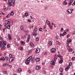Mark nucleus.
<instances>
[{
  "label": "nucleus",
  "mask_w": 75,
  "mask_h": 75,
  "mask_svg": "<svg viewBox=\"0 0 75 75\" xmlns=\"http://www.w3.org/2000/svg\"><path fill=\"white\" fill-rule=\"evenodd\" d=\"M6 45V41H3L0 42V47H1V48H3L4 49H5L6 48L5 46Z\"/></svg>",
  "instance_id": "nucleus-1"
},
{
  "label": "nucleus",
  "mask_w": 75,
  "mask_h": 75,
  "mask_svg": "<svg viewBox=\"0 0 75 75\" xmlns=\"http://www.w3.org/2000/svg\"><path fill=\"white\" fill-rule=\"evenodd\" d=\"M32 58V57L31 56H30L25 61L26 64L28 65V64L30 63V62Z\"/></svg>",
  "instance_id": "nucleus-2"
},
{
  "label": "nucleus",
  "mask_w": 75,
  "mask_h": 75,
  "mask_svg": "<svg viewBox=\"0 0 75 75\" xmlns=\"http://www.w3.org/2000/svg\"><path fill=\"white\" fill-rule=\"evenodd\" d=\"M13 1V0H8V5H9L10 6H11Z\"/></svg>",
  "instance_id": "nucleus-3"
},
{
  "label": "nucleus",
  "mask_w": 75,
  "mask_h": 75,
  "mask_svg": "<svg viewBox=\"0 0 75 75\" xmlns=\"http://www.w3.org/2000/svg\"><path fill=\"white\" fill-rule=\"evenodd\" d=\"M40 52V48H37L36 50L35 53H36V54H38V53H39Z\"/></svg>",
  "instance_id": "nucleus-4"
},
{
  "label": "nucleus",
  "mask_w": 75,
  "mask_h": 75,
  "mask_svg": "<svg viewBox=\"0 0 75 75\" xmlns=\"http://www.w3.org/2000/svg\"><path fill=\"white\" fill-rule=\"evenodd\" d=\"M14 60V58L12 57L9 59V62H12V61Z\"/></svg>",
  "instance_id": "nucleus-5"
},
{
  "label": "nucleus",
  "mask_w": 75,
  "mask_h": 75,
  "mask_svg": "<svg viewBox=\"0 0 75 75\" xmlns=\"http://www.w3.org/2000/svg\"><path fill=\"white\" fill-rule=\"evenodd\" d=\"M67 11L68 13H69L70 14H71V13H72V10L70 9H67Z\"/></svg>",
  "instance_id": "nucleus-6"
},
{
  "label": "nucleus",
  "mask_w": 75,
  "mask_h": 75,
  "mask_svg": "<svg viewBox=\"0 0 75 75\" xmlns=\"http://www.w3.org/2000/svg\"><path fill=\"white\" fill-rule=\"evenodd\" d=\"M8 40H12V38H11V35L10 34H8Z\"/></svg>",
  "instance_id": "nucleus-7"
},
{
  "label": "nucleus",
  "mask_w": 75,
  "mask_h": 75,
  "mask_svg": "<svg viewBox=\"0 0 75 75\" xmlns=\"http://www.w3.org/2000/svg\"><path fill=\"white\" fill-rule=\"evenodd\" d=\"M73 1L74 0H70V2L68 3L69 6H71V5H72V3Z\"/></svg>",
  "instance_id": "nucleus-8"
},
{
  "label": "nucleus",
  "mask_w": 75,
  "mask_h": 75,
  "mask_svg": "<svg viewBox=\"0 0 75 75\" xmlns=\"http://www.w3.org/2000/svg\"><path fill=\"white\" fill-rule=\"evenodd\" d=\"M57 58H58V55H57V54H55V57L54 59L55 61V60H57Z\"/></svg>",
  "instance_id": "nucleus-9"
},
{
  "label": "nucleus",
  "mask_w": 75,
  "mask_h": 75,
  "mask_svg": "<svg viewBox=\"0 0 75 75\" xmlns=\"http://www.w3.org/2000/svg\"><path fill=\"white\" fill-rule=\"evenodd\" d=\"M2 60L3 61H5V58H4V57H2L0 59V61H1Z\"/></svg>",
  "instance_id": "nucleus-10"
},
{
  "label": "nucleus",
  "mask_w": 75,
  "mask_h": 75,
  "mask_svg": "<svg viewBox=\"0 0 75 75\" xmlns=\"http://www.w3.org/2000/svg\"><path fill=\"white\" fill-rule=\"evenodd\" d=\"M35 68L36 70H38L40 69V67L38 66H36Z\"/></svg>",
  "instance_id": "nucleus-11"
},
{
  "label": "nucleus",
  "mask_w": 75,
  "mask_h": 75,
  "mask_svg": "<svg viewBox=\"0 0 75 75\" xmlns=\"http://www.w3.org/2000/svg\"><path fill=\"white\" fill-rule=\"evenodd\" d=\"M63 4L64 5V6H66V5H67V2H66V1H64L63 3Z\"/></svg>",
  "instance_id": "nucleus-12"
},
{
  "label": "nucleus",
  "mask_w": 75,
  "mask_h": 75,
  "mask_svg": "<svg viewBox=\"0 0 75 75\" xmlns=\"http://www.w3.org/2000/svg\"><path fill=\"white\" fill-rule=\"evenodd\" d=\"M51 52H55V50L54 49V48H52L51 50Z\"/></svg>",
  "instance_id": "nucleus-13"
},
{
  "label": "nucleus",
  "mask_w": 75,
  "mask_h": 75,
  "mask_svg": "<svg viewBox=\"0 0 75 75\" xmlns=\"http://www.w3.org/2000/svg\"><path fill=\"white\" fill-rule=\"evenodd\" d=\"M34 57H32L31 59H32L31 62L32 63H34Z\"/></svg>",
  "instance_id": "nucleus-14"
},
{
  "label": "nucleus",
  "mask_w": 75,
  "mask_h": 75,
  "mask_svg": "<svg viewBox=\"0 0 75 75\" xmlns=\"http://www.w3.org/2000/svg\"><path fill=\"white\" fill-rule=\"evenodd\" d=\"M4 9L5 11H7L8 10L7 8L5 6L4 7Z\"/></svg>",
  "instance_id": "nucleus-15"
},
{
  "label": "nucleus",
  "mask_w": 75,
  "mask_h": 75,
  "mask_svg": "<svg viewBox=\"0 0 75 75\" xmlns=\"http://www.w3.org/2000/svg\"><path fill=\"white\" fill-rule=\"evenodd\" d=\"M67 42L68 43H70L71 42V39H68L67 40Z\"/></svg>",
  "instance_id": "nucleus-16"
},
{
  "label": "nucleus",
  "mask_w": 75,
  "mask_h": 75,
  "mask_svg": "<svg viewBox=\"0 0 75 75\" xmlns=\"http://www.w3.org/2000/svg\"><path fill=\"white\" fill-rule=\"evenodd\" d=\"M46 23H47V24H48V25H50V21H48V20H46Z\"/></svg>",
  "instance_id": "nucleus-17"
},
{
  "label": "nucleus",
  "mask_w": 75,
  "mask_h": 75,
  "mask_svg": "<svg viewBox=\"0 0 75 75\" xmlns=\"http://www.w3.org/2000/svg\"><path fill=\"white\" fill-rule=\"evenodd\" d=\"M49 44L50 46H51V45H52V42H51V41H50L49 42Z\"/></svg>",
  "instance_id": "nucleus-18"
},
{
  "label": "nucleus",
  "mask_w": 75,
  "mask_h": 75,
  "mask_svg": "<svg viewBox=\"0 0 75 75\" xmlns=\"http://www.w3.org/2000/svg\"><path fill=\"white\" fill-rule=\"evenodd\" d=\"M40 59L39 58H37L36 59V61L37 62H38V61H40Z\"/></svg>",
  "instance_id": "nucleus-19"
},
{
  "label": "nucleus",
  "mask_w": 75,
  "mask_h": 75,
  "mask_svg": "<svg viewBox=\"0 0 75 75\" xmlns=\"http://www.w3.org/2000/svg\"><path fill=\"white\" fill-rule=\"evenodd\" d=\"M21 44H22V45H25V43L23 41H21Z\"/></svg>",
  "instance_id": "nucleus-20"
},
{
  "label": "nucleus",
  "mask_w": 75,
  "mask_h": 75,
  "mask_svg": "<svg viewBox=\"0 0 75 75\" xmlns=\"http://www.w3.org/2000/svg\"><path fill=\"white\" fill-rule=\"evenodd\" d=\"M5 60H6V61H8V59H9V58L7 57H5Z\"/></svg>",
  "instance_id": "nucleus-21"
},
{
  "label": "nucleus",
  "mask_w": 75,
  "mask_h": 75,
  "mask_svg": "<svg viewBox=\"0 0 75 75\" xmlns=\"http://www.w3.org/2000/svg\"><path fill=\"white\" fill-rule=\"evenodd\" d=\"M33 35L35 36L37 35V33H36V32H33Z\"/></svg>",
  "instance_id": "nucleus-22"
},
{
  "label": "nucleus",
  "mask_w": 75,
  "mask_h": 75,
  "mask_svg": "<svg viewBox=\"0 0 75 75\" xmlns=\"http://www.w3.org/2000/svg\"><path fill=\"white\" fill-rule=\"evenodd\" d=\"M30 45L31 46V47H34V45H33V44L32 42L30 43Z\"/></svg>",
  "instance_id": "nucleus-23"
},
{
  "label": "nucleus",
  "mask_w": 75,
  "mask_h": 75,
  "mask_svg": "<svg viewBox=\"0 0 75 75\" xmlns=\"http://www.w3.org/2000/svg\"><path fill=\"white\" fill-rule=\"evenodd\" d=\"M22 71V69L20 68H19L18 69V72H21Z\"/></svg>",
  "instance_id": "nucleus-24"
},
{
  "label": "nucleus",
  "mask_w": 75,
  "mask_h": 75,
  "mask_svg": "<svg viewBox=\"0 0 75 75\" xmlns=\"http://www.w3.org/2000/svg\"><path fill=\"white\" fill-rule=\"evenodd\" d=\"M13 3V6H14L15 5V1L14 0H13V2H12Z\"/></svg>",
  "instance_id": "nucleus-25"
},
{
  "label": "nucleus",
  "mask_w": 75,
  "mask_h": 75,
  "mask_svg": "<svg viewBox=\"0 0 75 75\" xmlns=\"http://www.w3.org/2000/svg\"><path fill=\"white\" fill-rule=\"evenodd\" d=\"M30 35H28V40H27L28 41H30Z\"/></svg>",
  "instance_id": "nucleus-26"
},
{
  "label": "nucleus",
  "mask_w": 75,
  "mask_h": 75,
  "mask_svg": "<svg viewBox=\"0 0 75 75\" xmlns=\"http://www.w3.org/2000/svg\"><path fill=\"white\" fill-rule=\"evenodd\" d=\"M51 64H52V65H55V63H54V62L53 61H52L51 62Z\"/></svg>",
  "instance_id": "nucleus-27"
},
{
  "label": "nucleus",
  "mask_w": 75,
  "mask_h": 75,
  "mask_svg": "<svg viewBox=\"0 0 75 75\" xmlns=\"http://www.w3.org/2000/svg\"><path fill=\"white\" fill-rule=\"evenodd\" d=\"M66 34H67V32H64L63 33V37H64L65 35H66Z\"/></svg>",
  "instance_id": "nucleus-28"
},
{
  "label": "nucleus",
  "mask_w": 75,
  "mask_h": 75,
  "mask_svg": "<svg viewBox=\"0 0 75 75\" xmlns=\"http://www.w3.org/2000/svg\"><path fill=\"white\" fill-rule=\"evenodd\" d=\"M63 31H64V28L62 27L61 28V32H63Z\"/></svg>",
  "instance_id": "nucleus-29"
},
{
  "label": "nucleus",
  "mask_w": 75,
  "mask_h": 75,
  "mask_svg": "<svg viewBox=\"0 0 75 75\" xmlns=\"http://www.w3.org/2000/svg\"><path fill=\"white\" fill-rule=\"evenodd\" d=\"M10 13H9V14L7 16L6 18H8V17H10V16H11V15H10Z\"/></svg>",
  "instance_id": "nucleus-30"
},
{
  "label": "nucleus",
  "mask_w": 75,
  "mask_h": 75,
  "mask_svg": "<svg viewBox=\"0 0 75 75\" xmlns=\"http://www.w3.org/2000/svg\"><path fill=\"white\" fill-rule=\"evenodd\" d=\"M19 49H20V50H21V51H22L23 50V47H20L19 48Z\"/></svg>",
  "instance_id": "nucleus-31"
},
{
  "label": "nucleus",
  "mask_w": 75,
  "mask_h": 75,
  "mask_svg": "<svg viewBox=\"0 0 75 75\" xmlns=\"http://www.w3.org/2000/svg\"><path fill=\"white\" fill-rule=\"evenodd\" d=\"M62 62H63V60H60V61H59V64H62Z\"/></svg>",
  "instance_id": "nucleus-32"
},
{
  "label": "nucleus",
  "mask_w": 75,
  "mask_h": 75,
  "mask_svg": "<svg viewBox=\"0 0 75 75\" xmlns=\"http://www.w3.org/2000/svg\"><path fill=\"white\" fill-rule=\"evenodd\" d=\"M7 28L8 29H10V25H7Z\"/></svg>",
  "instance_id": "nucleus-33"
},
{
  "label": "nucleus",
  "mask_w": 75,
  "mask_h": 75,
  "mask_svg": "<svg viewBox=\"0 0 75 75\" xmlns=\"http://www.w3.org/2000/svg\"><path fill=\"white\" fill-rule=\"evenodd\" d=\"M14 15V13H13V12H11V13L10 15L11 16H13Z\"/></svg>",
  "instance_id": "nucleus-34"
},
{
  "label": "nucleus",
  "mask_w": 75,
  "mask_h": 75,
  "mask_svg": "<svg viewBox=\"0 0 75 75\" xmlns=\"http://www.w3.org/2000/svg\"><path fill=\"white\" fill-rule=\"evenodd\" d=\"M4 74H7V72L6 71H3Z\"/></svg>",
  "instance_id": "nucleus-35"
},
{
  "label": "nucleus",
  "mask_w": 75,
  "mask_h": 75,
  "mask_svg": "<svg viewBox=\"0 0 75 75\" xmlns=\"http://www.w3.org/2000/svg\"><path fill=\"white\" fill-rule=\"evenodd\" d=\"M24 16L25 17H27L28 16V13H26L25 14H24Z\"/></svg>",
  "instance_id": "nucleus-36"
},
{
  "label": "nucleus",
  "mask_w": 75,
  "mask_h": 75,
  "mask_svg": "<svg viewBox=\"0 0 75 75\" xmlns=\"http://www.w3.org/2000/svg\"><path fill=\"white\" fill-rule=\"evenodd\" d=\"M7 65V63H5L3 64V66L4 67H6Z\"/></svg>",
  "instance_id": "nucleus-37"
},
{
  "label": "nucleus",
  "mask_w": 75,
  "mask_h": 75,
  "mask_svg": "<svg viewBox=\"0 0 75 75\" xmlns=\"http://www.w3.org/2000/svg\"><path fill=\"white\" fill-rule=\"evenodd\" d=\"M34 31H35V32H36L38 30V29L37 28H35L34 29Z\"/></svg>",
  "instance_id": "nucleus-38"
},
{
  "label": "nucleus",
  "mask_w": 75,
  "mask_h": 75,
  "mask_svg": "<svg viewBox=\"0 0 75 75\" xmlns=\"http://www.w3.org/2000/svg\"><path fill=\"white\" fill-rule=\"evenodd\" d=\"M9 58H12V54H9Z\"/></svg>",
  "instance_id": "nucleus-39"
},
{
  "label": "nucleus",
  "mask_w": 75,
  "mask_h": 75,
  "mask_svg": "<svg viewBox=\"0 0 75 75\" xmlns=\"http://www.w3.org/2000/svg\"><path fill=\"white\" fill-rule=\"evenodd\" d=\"M73 51V49H69V52H72Z\"/></svg>",
  "instance_id": "nucleus-40"
},
{
  "label": "nucleus",
  "mask_w": 75,
  "mask_h": 75,
  "mask_svg": "<svg viewBox=\"0 0 75 75\" xmlns=\"http://www.w3.org/2000/svg\"><path fill=\"white\" fill-rule=\"evenodd\" d=\"M21 30H23L24 29V27H23V26L21 25Z\"/></svg>",
  "instance_id": "nucleus-41"
},
{
  "label": "nucleus",
  "mask_w": 75,
  "mask_h": 75,
  "mask_svg": "<svg viewBox=\"0 0 75 75\" xmlns=\"http://www.w3.org/2000/svg\"><path fill=\"white\" fill-rule=\"evenodd\" d=\"M42 72L43 74H46V72L44 70Z\"/></svg>",
  "instance_id": "nucleus-42"
},
{
  "label": "nucleus",
  "mask_w": 75,
  "mask_h": 75,
  "mask_svg": "<svg viewBox=\"0 0 75 75\" xmlns=\"http://www.w3.org/2000/svg\"><path fill=\"white\" fill-rule=\"evenodd\" d=\"M60 72H63V70H62V68H60Z\"/></svg>",
  "instance_id": "nucleus-43"
},
{
  "label": "nucleus",
  "mask_w": 75,
  "mask_h": 75,
  "mask_svg": "<svg viewBox=\"0 0 75 75\" xmlns=\"http://www.w3.org/2000/svg\"><path fill=\"white\" fill-rule=\"evenodd\" d=\"M39 40V39L38 38V37H37L36 38V41H38Z\"/></svg>",
  "instance_id": "nucleus-44"
},
{
  "label": "nucleus",
  "mask_w": 75,
  "mask_h": 75,
  "mask_svg": "<svg viewBox=\"0 0 75 75\" xmlns=\"http://www.w3.org/2000/svg\"><path fill=\"white\" fill-rule=\"evenodd\" d=\"M0 14H1L2 15H4V13H3V12H0Z\"/></svg>",
  "instance_id": "nucleus-45"
},
{
  "label": "nucleus",
  "mask_w": 75,
  "mask_h": 75,
  "mask_svg": "<svg viewBox=\"0 0 75 75\" xmlns=\"http://www.w3.org/2000/svg\"><path fill=\"white\" fill-rule=\"evenodd\" d=\"M49 26L50 28H51V30H52V26H51V25H49Z\"/></svg>",
  "instance_id": "nucleus-46"
},
{
  "label": "nucleus",
  "mask_w": 75,
  "mask_h": 75,
  "mask_svg": "<svg viewBox=\"0 0 75 75\" xmlns=\"http://www.w3.org/2000/svg\"><path fill=\"white\" fill-rule=\"evenodd\" d=\"M65 71H68L69 69L67 67V68H65Z\"/></svg>",
  "instance_id": "nucleus-47"
},
{
  "label": "nucleus",
  "mask_w": 75,
  "mask_h": 75,
  "mask_svg": "<svg viewBox=\"0 0 75 75\" xmlns=\"http://www.w3.org/2000/svg\"><path fill=\"white\" fill-rule=\"evenodd\" d=\"M42 28H39V31H42Z\"/></svg>",
  "instance_id": "nucleus-48"
},
{
  "label": "nucleus",
  "mask_w": 75,
  "mask_h": 75,
  "mask_svg": "<svg viewBox=\"0 0 75 75\" xmlns=\"http://www.w3.org/2000/svg\"><path fill=\"white\" fill-rule=\"evenodd\" d=\"M75 58V57H73L71 59L72 61H74V59Z\"/></svg>",
  "instance_id": "nucleus-49"
},
{
  "label": "nucleus",
  "mask_w": 75,
  "mask_h": 75,
  "mask_svg": "<svg viewBox=\"0 0 75 75\" xmlns=\"http://www.w3.org/2000/svg\"><path fill=\"white\" fill-rule=\"evenodd\" d=\"M67 49H69V45H67Z\"/></svg>",
  "instance_id": "nucleus-50"
},
{
  "label": "nucleus",
  "mask_w": 75,
  "mask_h": 75,
  "mask_svg": "<svg viewBox=\"0 0 75 75\" xmlns=\"http://www.w3.org/2000/svg\"><path fill=\"white\" fill-rule=\"evenodd\" d=\"M44 9L45 10H47V9H48V7H45L44 8Z\"/></svg>",
  "instance_id": "nucleus-51"
},
{
  "label": "nucleus",
  "mask_w": 75,
  "mask_h": 75,
  "mask_svg": "<svg viewBox=\"0 0 75 75\" xmlns=\"http://www.w3.org/2000/svg\"><path fill=\"white\" fill-rule=\"evenodd\" d=\"M7 24H10V21H7Z\"/></svg>",
  "instance_id": "nucleus-52"
},
{
  "label": "nucleus",
  "mask_w": 75,
  "mask_h": 75,
  "mask_svg": "<svg viewBox=\"0 0 75 75\" xmlns=\"http://www.w3.org/2000/svg\"><path fill=\"white\" fill-rule=\"evenodd\" d=\"M28 22H31V20L30 19H28Z\"/></svg>",
  "instance_id": "nucleus-53"
},
{
  "label": "nucleus",
  "mask_w": 75,
  "mask_h": 75,
  "mask_svg": "<svg viewBox=\"0 0 75 75\" xmlns=\"http://www.w3.org/2000/svg\"><path fill=\"white\" fill-rule=\"evenodd\" d=\"M9 68H12V66L11 65H9Z\"/></svg>",
  "instance_id": "nucleus-54"
},
{
  "label": "nucleus",
  "mask_w": 75,
  "mask_h": 75,
  "mask_svg": "<svg viewBox=\"0 0 75 75\" xmlns=\"http://www.w3.org/2000/svg\"><path fill=\"white\" fill-rule=\"evenodd\" d=\"M69 69V68H70V65H68L67 66V67Z\"/></svg>",
  "instance_id": "nucleus-55"
},
{
  "label": "nucleus",
  "mask_w": 75,
  "mask_h": 75,
  "mask_svg": "<svg viewBox=\"0 0 75 75\" xmlns=\"http://www.w3.org/2000/svg\"><path fill=\"white\" fill-rule=\"evenodd\" d=\"M4 26H5V27H6V26H7V24L6 23H4Z\"/></svg>",
  "instance_id": "nucleus-56"
},
{
  "label": "nucleus",
  "mask_w": 75,
  "mask_h": 75,
  "mask_svg": "<svg viewBox=\"0 0 75 75\" xmlns=\"http://www.w3.org/2000/svg\"><path fill=\"white\" fill-rule=\"evenodd\" d=\"M60 59H63V57H62V56H61L60 57Z\"/></svg>",
  "instance_id": "nucleus-57"
},
{
  "label": "nucleus",
  "mask_w": 75,
  "mask_h": 75,
  "mask_svg": "<svg viewBox=\"0 0 75 75\" xmlns=\"http://www.w3.org/2000/svg\"><path fill=\"white\" fill-rule=\"evenodd\" d=\"M28 72L29 73H31V71H30V70H28Z\"/></svg>",
  "instance_id": "nucleus-58"
},
{
  "label": "nucleus",
  "mask_w": 75,
  "mask_h": 75,
  "mask_svg": "<svg viewBox=\"0 0 75 75\" xmlns=\"http://www.w3.org/2000/svg\"><path fill=\"white\" fill-rule=\"evenodd\" d=\"M69 37H70V35H67V38H69Z\"/></svg>",
  "instance_id": "nucleus-59"
},
{
  "label": "nucleus",
  "mask_w": 75,
  "mask_h": 75,
  "mask_svg": "<svg viewBox=\"0 0 75 75\" xmlns=\"http://www.w3.org/2000/svg\"><path fill=\"white\" fill-rule=\"evenodd\" d=\"M73 35H75V31L73 32L72 33Z\"/></svg>",
  "instance_id": "nucleus-60"
},
{
  "label": "nucleus",
  "mask_w": 75,
  "mask_h": 75,
  "mask_svg": "<svg viewBox=\"0 0 75 75\" xmlns=\"http://www.w3.org/2000/svg\"><path fill=\"white\" fill-rule=\"evenodd\" d=\"M7 48H8L10 47V45H8L7 46Z\"/></svg>",
  "instance_id": "nucleus-61"
},
{
  "label": "nucleus",
  "mask_w": 75,
  "mask_h": 75,
  "mask_svg": "<svg viewBox=\"0 0 75 75\" xmlns=\"http://www.w3.org/2000/svg\"><path fill=\"white\" fill-rule=\"evenodd\" d=\"M30 18L31 19H33V17H32V16H30Z\"/></svg>",
  "instance_id": "nucleus-62"
},
{
  "label": "nucleus",
  "mask_w": 75,
  "mask_h": 75,
  "mask_svg": "<svg viewBox=\"0 0 75 75\" xmlns=\"http://www.w3.org/2000/svg\"><path fill=\"white\" fill-rule=\"evenodd\" d=\"M60 37H62V36H63V34H62V33H60Z\"/></svg>",
  "instance_id": "nucleus-63"
},
{
  "label": "nucleus",
  "mask_w": 75,
  "mask_h": 75,
  "mask_svg": "<svg viewBox=\"0 0 75 75\" xmlns=\"http://www.w3.org/2000/svg\"><path fill=\"white\" fill-rule=\"evenodd\" d=\"M75 2H74L72 4V6H75Z\"/></svg>",
  "instance_id": "nucleus-64"
}]
</instances>
